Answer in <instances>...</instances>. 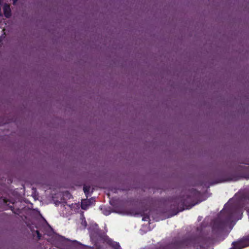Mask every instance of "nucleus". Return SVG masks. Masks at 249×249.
Instances as JSON below:
<instances>
[{
    "instance_id": "6",
    "label": "nucleus",
    "mask_w": 249,
    "mask_h": 249,
    "mask_svg": "<svg viewBox=\"0 0 249 249\" xmlns=\"http://www.w3.org/2000/svg\"><path fill=\"white\" fill-rule=\"evenodd\" d=\"M244 240H240L236 242H233L232 243V247L230 249H242L247 247V244Z\"/></svg>"
},
{
    "instance_id": "9",
    "label": "nucleus",
    "mask_w": 249,
    "mask_h": 249,
    "mask_svg": "<svg viewBox=\"0 0 249 249\" xmlns=\"http://www.w3.org/2000/svg\"><path fill=\"white\" fill-rule=\"evenodd\" d=\"M90 189V187L89 186H84L83 187V191L86 195L89 193Z\"/></svg>"
},
{
    "instance_id": "16",
    "label": "nucleus",
    "mask_w": 249,
    "mask_h": 249,
    "mask_svg": "<svg viewBox=\"0 0 249 249\" xmlns=\"http://www.w3.org/2000/svg\"><path fill=\"white\" fill-rule=\"evenodd\" d=\"M81 208L83 210H86L87 208V206H85V205L83 203H82L81 204Z\"/></svg>"
},
{
    "instance_id": "12",
    "label": "nucleus",
    "mask_w": 249,
    "mask_h": 249,
    "mask_svg": "<svg viewBox=\"0 0 249 249\" xmlns=\"http://www.w3.org/2000/svg\"><path fill=\"white\" fill-rule=\"evenodd\" d=\"M36 233L37 235L38 240H40L41 237V234L38 230L36 231Z\"/></svg>"
},
{
    "instance_id": "17",
    "label": "nucleus",
    "mask_w": 249,
    "mask_h": 249,
    "mask_svg": "<svg viewBox=\"0 0 249 249\" xmlns=\"http://www.w3.org/2000/svg\"><path fill=\"white\" fill-rule=\"evenodd\" d=\"M191 193L195 194L196 193H197V192L196 191V190L193 189L191 191Z\"/></svg>"
},
{
    "instance_id": "13",
    "label": "nucleus",
    "mask_w": 249,
    "mask_h": 249,
    "mask_svg": "<svg viewBox=\"0 0 249 249\" xmlns=\"http://www.w3.org/2000/svg\"><path fill=\"white\" fill-rule=\"evenodd\" d=\"M245 243L248 244L247 247L249 246V235L243 239Z\"/></svg>"
},
{
    "instance_id": "7",
    "label": "nucleus",
    "mask_w": 249,
    "mask_h": 249,
    "mask_svg": "<svg viewBox=\"0 0 249 249\" xmlns=\"http://www.w3.org/2000/svg\"><path fill=\"white\" fill-rule=\"evenodd\" d=\"M3 11L4 15L6 18H9L11 16V10L9 4H4L3 7Z\"/></svg>"
},
{
    "instance_id": "2",
    "label": "nucleus",
    "mask_w": 249,
    "mask_h": 249,
    "mask_svg": "<svg viewBox=\"0 0 249 249\" xmlns=\"http://www.w3.org/2000/svg\"><path fill=\"white\" fill-rule=\"evenodd\" d=\"M174 202L176 203L175 206L178 210L177 213L185 209H190L196 204L193 197L190 195L176 198Z\"/></svg>"
},
{
    "instance_id": "8",
    "label": "nucleus",
    "mask_w": 249,
    "mask_h": 249,
    "mask_svg": "<svg viewBox=\"0 0 249 249\" xmlns=\"http://www.w3.org/2000/svg\"><path fill=\"white\" fill-rule=\"evenodd\" d=\"M224 227V223L222 220L220 219H216L214 221L213 225V229L221 230Z\"/></svg>"
},
{
    "instance_id": "19",
    "label": "nucleus",
    "mask_w": 249,
    "mask_h": 249,
    "mask_svg": "<svg viewBox=\"0 0 249 249\" xmlns=\"http://www.w3.org/2000/svg\"><path fill=\"white\" fill-rule=\"evenodd\" d=\"M17 1V0H13V4H15Z\"/></svg>"
},
{
    "instance_id": "18",
    "label": "nucleus",
    "mask_w": 249,
    "mask_h": 249,
    "mask_svg": "<svg viewBox=\"0 0 249 249\" xmlns=\"http://www.w3.org/2000/svg\"><path fill=\"white\" fill-rule=\"evenodd\" d=\"M201 228L197 227V228H196V231H201Z\"/></svg>"
},
{
    "instance_id": "5",
    "label": "nucleus",
    "mask_w": 249,
    "mask_h": 249,
    "mask_svg": "<svg viewBox=\"0 0 249 249\" xmlns=\"http://www.w3.org/2000/svg\"><path fill=\"white\" fill-rule=\"evenodd\" d=\"M90 236L92 240L97 241L103 238V232L97 224H95L89 228Z\"/></svg>"
},
{
    "instance_id": "1",
    "label": "nucleus",
    "mask_w": 249,
    "mask_h": 249,
    "mask_svg": "<svg viewBox=\"0 0 249 249\" xmlns=\"http://www.w3.org/2000/svg\"><path fill=\"white\" fill-rule=\"evenodd\" d=\"M206 242V238L201 233L197 235L194 232H188L176 240L174 245L177 248L185 249L195 247L196 245L205 243Z\"/></svg>"
},
{
    "instance_id": "3",
    "label": "nucleus",
    "mask_w": 249,
    "mask_h": 249,
    "mask_svg": "<svg viewBox=\"0 0 249 249\" xmlns=\"http://www.w3.org/2000/svg\"><path fill=\"white\" fill-rule=\"evenodd\" d=\"M240 178V176L235 172H222L219 174L215 183L231 181H235L238 180Z\"/></svg>"
},
{
    "instance_id": "11",
    "label": "nucleus",
    "mask_w": 249,
    "mask_h": 249,
    "mask_svg": "<svg viewBox=\"0 0 249 249\" xmlns=\"http://www.w3.org/2000/svg\"><path fill=\"white\" fill-rule=\"evenodd\" d=\"M150 220V217L148 215L146 214L143 215L142 218V220L144 221H148Z\"/></svg>"
},
{
    "instance_id": "15",
    "label": "nucleus",
    "mask_w": 249,
    "mask_h": 249,
    "mask_svg": "<svg viewBox=\"0 0 249 249\" xmlns=\"http://www.w3.org/2000/svg\"><path fill=\"white\" fill-rule=\"evenodd\" d=\"M72 243L74 245H81V244L80 242H78L76 240L73 241H72Z\"/></svg>"
},
{
    "instance_id": "4",
    "label": "nucleus",
    "mask_w": 249,
    "mask_h": 249,
    "mask_svg": "<svg viewBox=\"0 0 249 249\" xmlns=\"http://www.w3.org/2000/svg\"><path fill=\"white\" fill-rule=\"evenodd\" d=\"M225 212L227 214V220L228 222L235 219L236 216L240 213L239 208L235 205H230L226 208Z\"/></svg>"
},
{
    "instance_id": "10",
    "label": "nucleus",
    "mask_w": 249,
    "mask_h": 249,
    "mask_svg": "<svg viewBox=\"0 0 249 249\" xmlns=\"http://www.w3.org/2000/svg\"><path fill=\"white\" fill-rule=\"evenodd\" d=\"M81 224L85 228L87 225V223L85 219V218L83 217V218H81Z\"/></svg>"
},
{
    "instance_id": "14",
    "label": "nucleus",
    "mask_w": 249,
    "mask_h": 249,
    "mask_svg": "<svg viewBox=\"0 0 249 249\" xmlns=\"http://www.w3.org/2000/svg\"><path fill=\"white\" fill-rule=\"evenodd\" d=\"M118 246L120 245H119V243L115 242L113 244V247L114 248V249H119V248H118Z\"/></svg>"
},
{
    "instance_id": "20",
    "label": "nucleus",
    "mask_w": 249,
    "mask_h": 249,
    "mask_svg": "<svg viewBox=\"0 0 249 249\" xmlns=\"http://www.w3.org/2000/svg\"><path fill=\"white\" fill-rule=\"evenodd\" d=\"M118 248H119V249H122L120 246H118Z\"/></svg>"
}]
</instances>
